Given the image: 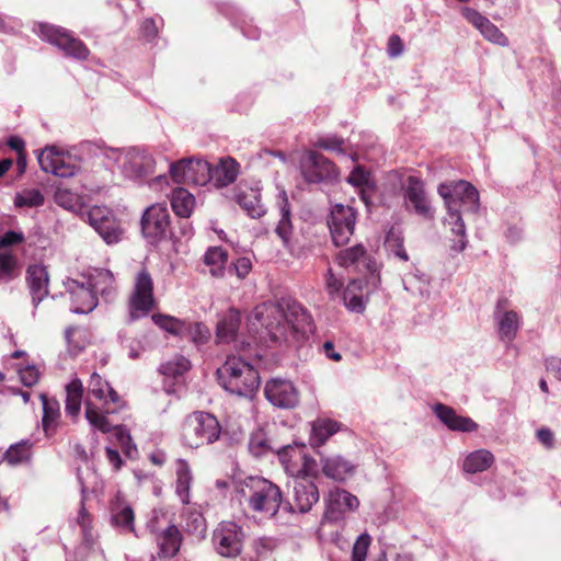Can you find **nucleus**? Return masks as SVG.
I'll return each mask as SVG.
<instances>
[{
	"mask_svg": "<svg viewBox=\"0 0 561 561\" xmlns=\"http://www.w3.org/2000/svg\"><path fill=\"white\" fill-rule=\"evenodd\" d=\"M248 328L261 341L282 343L290 333L312 332L310 314L297 302H263L248 317Z\"/></svg>",
	"mask_w": 561,
	"mask_h": 561,
	"instance_id": "1",
	"label": "nucleus"
},
{
	"mask_svg": "<svg viewBox=\"0 0 561 561\" xmlns=\"http://www.w3.org/2000/svg\"><path fill=\"white\" fill-rule=\"evenodd\" d=\"M119 396L99 374L93 373L88 385V396L84 401L85 419L89 424L102 433H108L113 426L105 414L113 413L115 410L108 408L110 403L118 404ZM115 436L119 445L127 455L136 451V446L131 442V436L123 426H115Z\"/></svg>",
	"mask_w": 561,
	"mask_h": 561,
	"instance_id": "2",
	"label": "nucleus"
},
{
	"mask_svg": "<svg viewBox=\"0 0 561 561\" xmlns=\"http://www.w3.org/2000/svg\"><path fill=\"white\" fill-rule=\"evenodd\" d=\"M437 192L446 207L444 225L453 234L459 237V240L454 242L451 249L456 252H461L466 249L468 242L462 214L478 211L480 207L479 193L467 181L442 183Z\"/></svg>",
	"mask_w": 561,
	"mask_h": 561,
	"instance_id": "3",
	"label": "nucleus"
},
{
	"mask_svg": "<svg viewBox=\"0 0 561 561\" xmlns=\"http://www.w3.org/2000/svg\"><path fill=\"white\" fill-rule=\"evenodd\" d=\"M237 494L242 504L264 517H273L282 504V492L272 481L251 476L238 483Z\"/></svg>",
	"mask_w": 561,
	"mask_h": 561,
	"instance_id": "4",
	"label": "nucleus"
},
{
	"mask_svg": "<svg viewBox=\"0 0 561 561\" xmlns=\"http://www.w3.org/2000/svg\"><path fill=\"white\" fill-rule=\"evenodd\" d=\"M217 376L225 390L240 397L253 396L260 386L257 370L239 356H228Z\"/></svg>",
	"mask_w": 561,
	"mask_h": 561,
	"instance_id": "5",
	"label": "nucleus"
},
{
	"mask_svg": "<svg viewBox=\"0 0 561 561\" xmlns=\"http://www.w3.org/2000/svg\"><path fill=\"white\" fill-rule=\"evenodd\" d=\"M103 154L108 162H113L118 171L129 180H142L153 174L156 170V159L146 148H107Z\"/></svg>",
	"mask_w": 561,
	"mask_h": 561,
	"instance_id": "6",
	"label": "nucleus"
},
{
	"mask_svg": "<svg viewBox=\"0 0 561 561\" xmlns=\"http://www.w3.org/2000/svg\"><path fill=\"white\" fill-rule=\"evenodd\" d=\"M220 432L219 422L213 414L198 411L185 417L181 437L185 446L198 448L216 442Z\"/></svg>",
	"mask_w": 561,
	"mask_h": 561,
	"instance_id": "7",
	"label": "nucleus"
},
{
	"mask_svg": "<svg viewBox=\"0 0 561 561\" xmlns=\"http://www.w3.org/2000/svg\"><path fill=\"white\" fill-rule=\"evenodd\" d=\"M42 171L59 178H71L81 170V160L56 146L44 148L37 156Z\"/></svg>",
	"mask_w": 561,
	"mask_h": 561,
	"instance_id": "8",
	"label": "nucleus"
},
{
	"mask_svg": "<svg viewBox=\"0 0 561 561\" xmlns=\"http://www.w3.org/2000/svg\"><path fill=\"white\" fill-rule=\"evenodd\" d=\"M154 307L153 279L147 270L137 273L128 299L129 321L145 318Z\"/></svg>",
	"mask_w": 561,
	"mask_h": 561,
	"instance_id": "9",
	"label": "nucleus"
},
{
	"mask_svg": "<svg viewBox=\"0 0 561 561\" xmlns=\"http://www.w3.org/2000/svg\"><path fill=\"white\" fill-rule=\"evenodd\" d=\"M35 32L44 41H47L62 50L68 57L84 60L89 56V49L83 42L73 37L66 28L47 23H38Z\"/></svg>",
	"mask_w": 561,
	"mask_h": 561,
	"instance_id": "10",
	"label": "nucleus"
},
{
	"mask_svg": "<svg viewBox=\"0 0 561 561\" xmlns=\"http://www.w3.org/2000/svg\"><path fill=\"white\" fill-rule=\"evenodd\" d=\"M355 224V209L343 204H335L332 207L328 219V226L333 243L337 247L346 244L354 233Z\"/></svg>",
	"mask_w": 561,
	"mask_h": 561,
	"instance_id": "11",
	"label": "nucleus"
},
{
	"mask_svg": "<svg viewBox=\"0 0 561 561\" xmlns=\"http://www.w3.org/2000/svg\"><path fill=\"white\" fill-rule=\"evenodd\" d=\"M170 174L176 183L203 186L211 179V167L203 159H183L170 164Z\"/></svg>",
	"mask_w": 561,
	"mask_h": 561,
	"instance_id": "12",
	"label": "nucleus"
},
{
	"mask_svg": "<svg viewBox=\"0 0 561 561\" xmlns=\"http://www.w3.org/2000/svg\"><path fill=\"white\" fill-rule=\"evenodd\" d=\"M141 231L150 243L165 238L170 228V215L165 204L158 203L149 206L141 217Z\"/></svg>",
	"mask_w": 561,
	"mask_h": 561,
	"instance_id": "13",
	"label": "nucleus"
},
{
	"mask_svg": "<svg viewBox=\"0 0 561 561\" xmlns=\"http://www.w3.org/2000/svg\"><path fill=\"white\" fill-rule=\"evenodd\" d=\"M216 551L226 558H234L241 553L243 533L233 522H221L214 531Z\"/></svg>",
	"mask_w": 561,
	"mask_h": 561,
	"instance_id": "14",
	"label": "nucleus"
},
{
	"mask_svg": "<svg viewBox=\"0 0 561 561\" xmlns=\"http://www.w3.org/2000/svg\"><path fill=\"white\" fill-rule=\"evenodd\" d=\"M403 199L407 209H412L424 219L434 218V209L426 195L424 183L416 176H409L403 187Z\"/></svg>",
	"mask_w": 561,
	"mask_h": 561,
	"instance_id": "15",
	"label": "nucleus"
},
{
	"mask_svg": "<svg viewBox=\"0 0 561 561\" xmlns=\"http://www.w3.org/2000/svg\"><path fill=\"white\" fill-rule=\"evenodd\" d=\"M300 170L308 183H320L336 176L333 163L323 154L309 151L300 160Z\"/></svg>",
	"mask_w": 561,
	"mask_h": 561,
	"instance_id": "16",
	"label": "nucleus"
},
{
	"mask_svg": "<svg viewBox=\"0 0 561 561\" xmlns=\"http://www.w3.org/2000/svg\"><path fill=\"white\" fill-rule=\"evenodd\" d=\"M265 398L280 409H293L299 403V392L295 385L286 379L274 378L266 382Z\"/></svg>",
	"mask_w": 561,
	"mask_h": 561,
	"instance_id": "17",
	"label": "nucleus"
},
{
	"mask_svg": "<svg viewBox=\"0 0 561 561\" xmlns=\"http://www.w3.org/2000/svg\"><path fill=\"white\" fill-rule=\"evenodd\" d=\"M67 293L71 298V311L75 313H89L98 306V298L85 279L78 280L67 278L64 282Z\"/></svg>",
	"mask_w": 561,
	"mask_h": 561,
	"instance_id": "18",
	"label": "nucleus"
},
{
	"mask_svg": "<svg viewBox=\"0 0 561 561\" xmlns=\"http://www.w3.org/2000/svg\"><path fill=\"white\" fill-rule=\"evenodd\" d=\"M233 199L251 218H261L266 213L259 183L254 185L240 183L234 190Z\"/></svg>",
	"mask_w": 561,
	"mask_h": 561,
	"instance_id": "19",
	"label": "nucleus"
},
{
	"mask_svg": "<svg viewBox=\"0 0 561 561\" xmlns=\"http://www.w3.org/2000/svg\"><path fill=\"white\" fill-rule=\"evenodd\" d=\"M359 505L358 499L343 489H333L330 491L327 500L325 516L332 522L343 518L347 511H355Z\"/></svg>",
	"mask_w": 561,
	"mask_h": 561,
	"instance_id": "20",
	"label": "nucleus"
},
{
	"mask_svg": "<svg viewBox=\"0 0 561 561\" xmlns=\"http://www.w3.org/2000/svg\"><path fill=\"white\" fill-rule=\"evenodd\" d=\"M462 16L480 31L483 37L500 46H507V37L488 18L474 9L465 7L461 9Z\"/></svg>",
	"mask_w": 561,
	"mask_h": 561,
	"instance_id": "21",
	"label": "nucleus"
},
{
	"mask_svg": "<svg viewBox=\"0 0 561 561\" xmlns=\"http://www.w3.org/2000/svg\"><path fill=\"white\" fill-rule=\"evenodd\" d=\"M294 506L300 513H307L319 501V491L313 480L299 477L294 478Z\"/></svg>",
	"mask_w": 561,
	"mask_h": 561,
	"instance_id": "22",
	"label": "nucleus"
},
{
	"mask_svg": "<svg viewBox=\"0 0 561 561\" xmlns=\"http://www.w3.org/2000/svg\"><path fill=\"white\" fill-rule=\"evenodd\" d=\"M27 285L34 309L48 296L49 276L47 268L41 264H34L27 268Z\"/></svg>",
	"mask_w": 561,
	"mask_h": 561,
	"instance_id": "23",
	"label": "nucleus"
},
{
	"mask_svg": "<svg viewBox=\"0 0 561 561\" xmlns=\"http://www.w3.org/2000/svg\"><path fill=\"white\" fill-rule=\"evenodd\" d=\"M433 410L439 421L450 431L471 433L478 430V424L472 419L459 415L450 407L437 403Z\"/></svg>",
	"mask_w": 561,
	"mask_h": 561,
	"instance_id": "24",
	"label": "nucleus"
},
{
	"mask_svg": "<svg viewBox=\"0 0 561 561\" xmlns=\"http://www.w3.org/2000/svg\"><path fill=\"white\" fill-rule=\"evenodd\" d=\"M322 473L334 481L343 482L355 472V466L341 455H328L320 458Z\"/></svg>",
	"mask_w": 561,
	"mask_h": 561,
	"instance_id": "25",
	"label": "nucleus"
},
{
	"mask_svg": "<svg viewBox=\"0 0 561 561\" xmlns=\"http://www.w3.org/2000/svg\"><path fill=\"white\" fill-rule=\"evenodd\" d=\"M87 284L92 288V293L98 296L100 295L105 300H108L114 290V275L108 270L104 268H95L88 274V276H83Z\"/></svg>",
	"mask_w": 561,
	"mask_h": 561,
	"instance_id": "26",
	"label": "nucleus"
},
{
	"mask_svg": "<svg viewBox=\"0 0 561 561\" xmlns=\"http://www.w3.org/2000/svg\"><path fill=\"white\" fill-rule=\"evenodd\" d=\"M240 173V164L231 157L221 158L211 168V179L217 187H226L233 183Z\"/></svg>",
	"mask_w": 561,
	"mask_h": 561,
	"instance_id": "27",
	"label": "nucleus"
},
{
	"mask_svg": "<svg viewBox=\"0 0 561 561\" xmlns=\"http://www.w3.org/2000/svg\"><path fill=\"white\" fill-rule=\"evenodd\" d=\"M156 541L159 546V557L170 559L179 552L182 535L179 528L172 524L157 535Z\"/></svg>",
	"mask_w": 561,
	"mask_h": 561,
	"instance_id": "28",
	"label": "nucleus"
},
{
	"mask_svg": "<svg viewBox=\"0 0 561 561\" xmlns=\"http://www.w3.org/2000/svg\"><path fill=\"white\" fill-rule=\"evenodd\" d=\"M341 430V424L334 420L319 417L311 423L309 444L317 448L327 443V440Z\"/></svg>",
	"mask_w": 561,
	"mask_h": 561,
	"instance_id": "29",
	"label": "nucleus"
},
{
	"mask_svg": "<svg viewBox=\"0 0 561 561\" xmlns=\"http://www.w3.org/2000/svg\"><path fill=\"white\" fill-rule=\"evenodd\" d=\"M499 335L503 341L512 342L522 325V317L514 310L497 311L495 313Z\"/></svg>",
	"mask_w": 561,
	"mask_h": 561,
	"instance_id": "30",
	"label": "nucleus"
},
{
	"mask_svg": "<svg viewBox=\"0 0 561 561\" xmlns=\"http://www.w3.org/2000/svg\"><path fill=\"white\" fill-rule=\"evenodd\" d=\"M494 455L484 448L469 453L462 461V470L466 473H479L486 471L494 463Z\"/></svg>",
	"mask_w": 561,
	"mask_h": 561,
	"instance_id": "31",
	"label": "nucleus"
},
{
	"mask_svg": "<svg viewBox=\"0 0 561 561\" xmlns=\"http://www.w3.org/2000/svg\"><path fill=\"white\" fill-rule=\"evenodd\" d=\"M305 446H285L280 448L277 454L282 466L285 471L295 478L298 473V469L301 467V461H304V453Z\"/></svg>",
	"mask_w": 561,
	"mask_h": 561,
	"instance_id": "32",
	"label": "nucleus"
},
{
	"mask_svg": "<svg viewBox=\"0 0 561 561\" xmlns=\"http://www.w3.org/2000/svg\"><path fill=\"white\" fill-rule=\"evenodd\" d=\"M403 286L407 291L420 298H428L431 295L430 277L419 270L404 276Z\"/></svg>",
	"mask_w": 561,
	"mask_h": 561,
	"instance_id": "33",
	"label": "nucleus"
},
{
	"mask_svg": "<svg viewBox=\"0 0 561 561\" xmlns=\"http://www.w3.org/2000/svg\"><path fill=\"white\" fill-rule=\"evenodd\" d=\"M39 398L43 404V428L46 435H50L56 430L57 422L60 416V405L56 399L49 398L45 393H41Z\"/></svg>",
	"mask_w": 561,
	"mask_h": 561,
	"instance_id": "34",
	"label": "nucleus"
},
{
	"mask_svg": "<svg viewBox=\"0 0 561 561\" xmlns=\"http://www.w3.org/2000/svg\"><path fill=\"white\" fill-rule=\"evenodd\" d=\"M175 473H176L175 493L183 504H188L190 489H191V484H192V480H193L188 463L183 459H178Z\"/></svg>",
	"mask_w": 561,
	"mask_h": 561,
	"instance_id": "35",
	"label": "nucleus"
},
{
	"mask_svg": "<svg viewBox=\"0 0 561 561\" xmlns=\"http://www.w3.org/2000/svg\"><path fill=\"white\" fill-rule=\"evenodd\" d=\"M240 313L236 309H230L217 324V339L221 343H228L236 337L240 325Z\"/></svg>",
	"mask_w": 561,
	"mask_h": 561,
	"instance_id": "36",
	"label": "nucleus"
},
{
	"mask_svg": "<svg viewBox=\"0 0 561 561\" xmlns=\"http://www.w3.org/2000/svg\"><path fill=\"white\" fill-rule=\"evenodd\" d=\"M32 448L31 440L23 439L11 445L4 453L3 459L12 467L28 463L32 459Z\"/></svg>",
	"mask_w": 561,
	"mask_h": 561,
	"instance_id": "37",
	"label": "nucleus"
},
{
	"mask_svg": "<svg viewBox=\"0 0 561 561\" xmlns=\"http://www.w3.org/2000/svg\"><path fill=\"white\" fill-rule=\"evenodd\" d=\"M279 197L282 199L279 202L280 218L276 226L275 232L280 238L284 245L288 248L290 245V237L293 233L289 204L285 192H282Z\"/></svg>",
	"mask_w": 561,
	"mask_h": 561,
	"instance_id": "38",
	"label": "nucleus"
},
{
	"mask_svg": "<svg viewBox=\"0 0 561 561\" xmlns=\"http://www.w3.org/2000/svg\"><path fill=\"white\" fill-rule=\"evenodd\" d=\"M134 511L119 497L112 503L113 524L125 531H134Z\"/></svg>",
	"mask_w": 561,
	"mask_h": 561,
	"instance_id": "39",
	"label": "nucleus"
},
{
	"mask_svg": "<svg viewBox=\"0 0 561 561\" xmlns=\"http://www.w3.org/2000/svg\"><path fill=\"white\" fill-rule=\"evenodd\" d=\"M66 407L65 411L68 415L75 417L81 410L83 385L79 378H73L66 386Z\"/></svg>",
	"mask_w": 561,
	"mask_h": 561,
	"instance_id": "40",
	"label": "nucleus"
},
{
	"mask_svg": "<svg viewBox=\"0 0 561 561\" xmlns=\"http://www.w3.org/2000/svg\"><path fill=\"white\" fill-rule=\"evenodd\" d=\"M195 205V197L187 190L179 187L173 191L171 196V206L175 215L188 218Z\"/></svg>",
	"mask_w": 561,
	"mask_h": 561,
	"instance_id": "41",
	"label": "nucleus"
},
{
	"mask_svg": "<svg viewBox=\"0 0 561 561\" xmlns=\"http://www.w3.org/2000/svg\"><path fill=\"white\" fill-rule=\"evenodd\" d=\"M191 368V362L183 355H175L163 362L159 371L167 378L179 379Z\"/></svg>",
	"mask_w": 561,
	"mask_h": 561,
	"instance_id": "42",
	"label": "nucleus"
},
{
	"mask_svg": "<svg viewBox=\"0 0 561 561\" xmlns=\"http://www.w3.org/2000/svg\"><path fill=\"white\" fill-rule=\"evenodd\" d=\"M227 261L228 254L221 247L209 248L204 255V262L209 267L210 274L215 277L224 275Z\"/></svg>",
	"mask_w": 561,
	"mask_h": 561,
	"instance_id": "43",
	"label": "nucleus"
},
{
	"mask_svg": "<svg viewBox=\"0 0 561 561\" xmlns=\"http://www.w3.org/2000/svg\"><path fill=\"white\" fill-rule=\"evenodd\" d=\"M45 197L38 188H24L14 196L13 204L15 207L34 208L44 204Z\"/></svg>",
	"mask_w": 561,
	"mask_h": 561,
	"instance_id": "44",
	"label": "nucleus"
},
{
	"mask_svg": "<svg viewBox=\"0 0 561 561\" xmlns=\"http://www.w3.org/2000/svg\"><path fill=\"white\" fill-rule=\"evenodd\" d=\"M184 529L197 537H204L206 534V520L202 513L196 510L187 508L183 513Z\"/></svg>",
	"mask_w": 561,
	"mask_h": 561,
	"instance_id": "45",
	"label": "nucleus"
},
{
	"mask_svg": "<svg viewBox=\"0 0 561 561\" xmlns=\"http://www.w3.org/2000/svg\"><path fill=\"white\" fill-rule=\"evenodd\" d=\"M347 182L360 190V198L367 205L366 190L371 187L370 174L362 167H356L347 178Z\"/></svg>",
	"mask_w": 561,
	"mask_h": 561,
	"instance_id": "46",
	"label": "nucleus"
},
{
	"mask_svg": "<svg viewBox=\"0 0 561 561\" xmlns=\"http://www.w3.org/2000/svg\"><path fill=\"white\" fill-rule=\"evenodd\" d=\"M152 321L164 331L174 335H185L186 323L171 316L157 313Z\"/></svg>",
	"mask_w": 561,
	"mask_h": 561,
	"instance_id": "47",
	"label": "nucleus"
},
{
	"mask_svg": "<svg viewBox=\"0 0 561 561\" xmlns=\"http://www.w3.org/2000/svg\"><path fill=\"white\" fill-rule=\"evenodd\" d=\"M249 450L255 457H262L272 450L271 442L263 430H256L251 434Z\"/></svg>",
	"mask_w": 561,
	"mask_h": 561,
	"instance_id": "48",
	"label": "nucleus"
},
{
	"mask_svg": "<svg viewBox=\"0 0 561 561\" xmlns=\"http://www.w3.org/2000/svg\"><path fill=\"white\" fill-rule=\"evenodd\" d=\"M54 199L56 204L69 211L78 213L81 210L80 197L67 188H57Z\"/></svg>",
	"mask_w": 561,
	"mask_h": 561,
	"instance_id": "49",
	"label": "nucleus"
},
{
	"mask_svg": "<svg viewBox=\"0 0 561 561\" xmlns=\"http://www.w3.org/2000/svg\"><path fill=\"white\" fill-rule=\"evenodd\" d=\"M87 217L90 226L94 230H96L104 224H113V218H115L113 211L105 206L91 207L87 214Z\"/></svg>",
	"mask_w": 561,
	"mask_h": 561,
	"instance_id": "50",
	"label": "nucleus"
},
{
	"mask_svg": "<svg viewBox=\"0 0 561 561\" xmlns=\"http://www.w3.org/2000/svg\"><path fill=\"white\" fill-rule=\"evenodd\" d=\"M359 288L358 282H351L343 293V300L345 307L352 312H363L365 309V301L362 296L354 294V289Z\"/></svg>",
	"mask_w": 561,
	"mask_h": 561,
	"instance_id": "51",
	"label": "nucleus"
},
{
	"mask_svg": "<svg viewBox=\"0 0 561 561\" xmlns=\"http://www.w3.org/2000/svg\"><path fill=\"white\" fill-rule=\"evenodd\" d=\"M95 231L107 244L117 243L123 234V230L116 217L113 218V224H104L101 227H99Z\"/></svg>",
	"mask_w": 561,
	"mask_h": 561,
	"instance_id": "52",
	"label": "nucleus"
},
{
	"mask_svg": "<svg viewBox=\"0 0 561 561\" xmlns=\"http://www.w3.org/2000/svg\"><path fill=\"white\" fill-rule=\"evenodd\" d=\"M365 256V249L363 245L358 244L348 249L341 251L337 254V262L341 266L348 267L359 262L360 259Z\"/></svg>",
	"mask_w": 561,
	"mask_h": 561,
	"instance_id": "53",
	"label": "nucleus"
},
{
	"mask_svg": "<svg viewBox=\"0 0 561 561\" xmlns=\"http://www.w3.org/2000/svg\"><path fill=\"white\" fill-rule=\"evenodd\" d=\"M371 538L368 534H362L356 539L353 551H352V560L353 561H366L368 548L370 546Z\"/></svg>",
	"mask_w": 561,
	"mask_h": 561,
	"instance_id": "54",
	"label": "nucleus"
},
{
	"mask_svg": "<svg viewBox=\"0 0 561 561\" xmlns=\"http://www.w3.org/2000/svg\"><path fill=\"white\" fill-rule=\"evenodd\" d=\"M319 471L320 468L317 460L304 453V461H301V467L298 469L295 478L306 477L313 480V478L318 477Z\"/></svg>",
	"mask_w": 561,
	"mask_h": 561,
	"instance_id": "55",
	"label": "nucleus"
},
{
	"mask_svg": "<svg viewBox=\"0 0 561 561\" xmlns=\"http://www.w3.org/2000/svg\"><path fill=\"white\" fill-rule=\"evenodd\" d=\"M387 248L400 260L408 261L409 256L404 250L403 241L400 237L389 234L386 240Z\"/></svg>",
	"mask_w": 561,
	"mask_h": 561,
	"instance_id": "56",
	"label": "nucleus"
},
{
	"mask_svg": "<svg viewBox=\"0 0 561 561\" xmlns=\"http://www.w3.org/2000/svg\"><path fill=\"white\" fill-rule=\"evenodd\" d=\"M15 259L9 253H0V279L9 280L15 267Z\"/></svg>",
	"mask_w": 561,
	"mask_h": 561,
	"instance_id": "57",
	"label": "nucleus"
},
{
	"mask_svg": "<svg viewBox=\"0 0 561 561\" xmlns=\"http://www.w3.org/2000/svg\"><path fill=\"white\" fill-rule=\"evenodd\" d=\"M18 371L21 382L26 387H32L38 381L39 370L34 365L19 368Z\"/></svg>",
	"mask_w": 561,
	"mask_h": 561,
	"instance_id": "58",
	"label": "nucleus"
},
{
	"mask_svg": "<svg viewBox=\"0 0 561 561\" xmlns=\"http://www.w3.org/2000/svg\"><path fill=\"white\" fill-rule=\"evenodd\" d=\"M190 334L195 343H203L209 336V331L202 323L190 324L186 323L185 334Z\"/></svg>",
	"mask_w": 561,
	"mask_h": 561,
	"instance_id": "59",
	"label": "nucleus"
},
{
	"mask_svg": "<svg viewBox=\"0 0 561 561\" xmlns=\"http://www.w3.org/2000/svg\"><path fill=\"white\" fill-rule=\"evenodd\" d=\"M275 546V540L266 537L257 538L253 542L256 554L262 558L268 556L274 550Z\"/></svg>",
	"mask_w": 561,
	"mask_h": 561,
	"instance_id": "60",
	"label": "nucleus"
},
{
	"mask_svg": "<svg viewBox=\"0 0 561 561\" xmlns=\"http://www.w3.org/2000/svg\"><path fill=\"white\" fill-rule=\"evenodd\" d=\"M325 285L329 295L331 296V298H334L335 296L340 295V291L343 287V282L342 279L334 276L332 271L329 270L325 277Z\"/></svg>",
	"mask_w": 561,
	"mask_h": 561,
	"instance_id": "61",
	"label": "nucleus"
},
{
	"mask_svg": "<svg viewBox=\"0 0 561 561\" xmlns=\"http://www.w3.org/2000/svg\"><path fill=\"white\" fill-rule=\"evenodd\" d=\"M24 241V234L20 231L10 230L4 232L0 238V247H11Z\"/></svg>",
	"mask_w": 561,
	"mask_h": 561,
	"instance_id": "62",
	"label": "nucleus"
},
{
	"mask_svg": "<svg viewBox=\"0 0 561 561\" xmlns=\"http://www.w3.org/2000/svg\"><path fill=\"white\" fill-rule=\"evenodd\" d=\"M343 144L344 141L337 137H329V138H324V139H321L319 140L318 145L325 149V150H330V151H336V152H343Z\"/></svg>",
	"mask_w": 561,
	"mask_h": 561,
	"instance_id": "63",
	"label": "nucleus"
},
{
	"mask_svg": "<svg viewBox=\"0 0 561 561\" xmlns=\"http://www.w3.org/2000/svg\"><path fill=\"white\" fill-rule=\"evenodd\" d=\"M252 268V263H251V260L248 259V257H239L236 262H234V270H236V274L239 278H244L251 271Z\"/></svg>",
	"mask_w": 561,
	"mask_h": 561,
	"instance_id": "64",
	"label": "nucleus"
}]
</instances>
